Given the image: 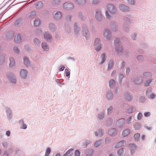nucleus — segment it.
Returning a JSON list of instances; mask_svg holds the SVG:
<instances>
[{
	"mask_svg": "<svg viewBox=\"0 0 156 156\" xmlns=\"http://www.w3.org/2000/svg\"><path fill=\"white\" fill-rule=\"evenodd\" d=\"M119 42V40L118 39H116L115 41V44H116L115 49L116 51L118 52L121 51L123 50L122 48L120 45L117 44Z\"/></svg>",
	"mask_w": 156,
	"mask_h": 156,
	"instance_id": "f257e3e1",
	"label": "nucleus"
},
{
	"mask_svg": "<svg viewBox=\"0 0 156 156\" xmlns=\"http://www.w3.org/2000/svg\"><path fill=\"white\" fill-rule=\"evenodd\" d=\"M107 9L112 13H115L116 11V9L115 6L112 4H109L107 6Z\"/></svg>",
	"mask_w": 156,
	"mask_h": 156,
	"instance_id": "f03ea898",
	"label": "nucleus"
},
{
	"mask_svg": "<svg viewBox=\"0 0 156 156\" xmlns=\"http://www.w3.org/2000/svg\"><path fill=\"white\" fill-rule=\"evenodd\" d=\"M63 7L65 9H69L73 8V5L72 3L66 2L64 4Z\"/></svg>",
	"mask_w": 156,
	"mask_h": 156,
	"instance_id": "7ed1b4c3",
	"label": "nucleus"
},
{
	"mask_svg": "<svg viewBox=\"0 0 156 156\" xmlns=\"http://www.w3.org/2000/svg\"><path fill=\"white\" fill-rule=\"evenodd\" d=\"M129 147L131 153L132 154H133L135 151L137 149L136 146L134 144H129Z\"/></svg>",
	"mask_w": 156,
	"mask_h": 156,
	"instance_id": "20e7f679",
	"label": "nucleus"
},
{
	"mask_svg": "<svg viewBox=\"0 0 156 156\" xmlns=\"http://www.w3.org/2000/svg\"><path fill=\"white\" fill-rule=\"evenodd\" d=\"M119 8L121 10L123 11H127L129 10V7L124 5H120Z\"/></svg>",
	"mask_w": 156,
	"mask_h": 156,
	"instance_id": "39448f33",
	"label": "nucleus"
},
{
	"mask_svg": "<svg viewBox=\"0 0 156 156\" xmlns=\"http://www.w3.org/2000/svg\"><path fill=\"white\" fill-rule=\"evenodd\" d=\"M106 55L104 53H102L101 55V58L99 60V64H102L106 60Z\"/></svg>",
	"mask_w": 156,
	"mask_h": 156,
	"instance_id": "423d86ee",
	"label": "nucleus"
},
{
	"mask_svg": "<svg viewBox=\"0 0 156 156\" xmlns=\"http://www.w3.org/2000/svg\"><path fill=\"white\" fill-rule=\"evenodd\" d=\"M104 35L106 38L109 39L111 36L110 31L108 30H105L104 32Z\"/></svg>",
	"mask_w": 156,
	"mask_h": 156,
	"instance_id": "0eeeda50",
	"label": "nucleus"
},
{
	"mask_svg": "<svg viewBox=\"0 0 156 156\" xmlns=\"http://www.w3.org/2000/svg\"><path fill=\"white\" fill-rule=\"evenodd\" d=\"M126 144V142L125 141L122 140L116 144L115 146V147L116 148H118L125 145Z\"/></svg>",
	"mask_w": 156,
	"mask_h": 156,
	"instance_id": "6e6552de",
	"label": "nucleus"
},
{
	"mask_svg": "<svg viewBox=\"0 0 156 156\" xmlns=\"http://www.w3.org/2000/svg\"><path fill=\"white\" fill-rule=\"evenodd\" d=\"M126 150L125 148H122L119 150L117 151L118 154L121 156L125 154L126 152Z\"/></svg>",
	"mask_w": 156,
	"mask_h": 156,
	"instance_id": "1a4fd4ad",
	"label": "nucleus"
},
{
	"mask_svg": "<svg viewBox=\"0 0 156 156\" xmlns=\"http://www.w3.org/2000/svg\"><path fill=\"white\" fill-rule=\"evenodd\" d=\"M95 16L97 20H101V12L99 10H96Z\"/></svg>",
	"mask_w": 156,
	"mask_h": 156,
	"instance_id": "9d476101",
	"label": "nucleus"
},
{
	"mask_svg": "<svg viewBox=\"0 0 156 156\" xmlns=\"http://www.w3.org/2000/svg\"><path fill=\"white\" fill-rule=\"evenodd\" d=\"M125 120L123 119L119 120L116 123L117 125L119 127H121L123 126L125 123Z\"/></svg>",
	"mask_w": 156,
	"mask_h": 156,
	"instance_id": "9b49d317",
	"label": "nucleus"
},
{
	"mask_svg": "<svg viewBox=\"0 0 156 156\" xmlns=\"http://www.w3.org/2000/svg\"><path fill=\"white\" fill-rule=\"evenodd\" d=\"M20 74L23 78H25L27 76V73L25 70L23 69L21 70Z\"/></svg>",
	"mask_w": 156,
	"mask_h": 156,
	"instance_id": "f8f14e48",
	"label": "nucleus"
},
{
	"mask_svg": "<svg viewBox=\"0 0 156 156\" xmlns=\"http://www.w3.org/2000/svg\"><path fill=\"white\" fill-rule=\"evenodd\" d=\"M44 37L46 41H49L51 39V37L48 33L46 32L44 34Z\"/></svg>",
	"mask_w": 156,
	"mask_h": 156,
	"instance_id": "ddd939ff",
	"label": "nucleus"
},
{
	"mask_svg": "<svg viewBox=\"0 0 156 156\" xmlns=\"http://www.w3.org/2000/svg\"><path fill=\"white\" fill-rule=\"evenodd\" d=\"M73 149H69L65 153L63 156H71L73 153L72 152Z\"/></svg>",
	"mask_w": 156,
	"mask_h": 156,
	"instance_id": "4468645a",
	"label": "nucleus"
},
{
	"mask_svg": "<svg viewBox=\"0 0 156 156\" xmlns=\"http://www.w3.org/2000/svg\"><path fill=\"white\" fill-rule=\"evenodd\" d=\"M130 133V130L129 129H126L123 131L122 135L125 137L128 135Z\"/></svg>",
	"mask_w": 156,
	"mask_h": 156,
	"instance_id": "2eb2a0df",
	"label": "nucleus"
},
{
	"mask_svg": "<svg viewBox=\"0 0 156 156\" xmlns=\"http://www.w3.org/2000/svg\"><path fill=\"white\" fill-rule=\"evenodd\" d=\"M62 17V15L60 12H56L54 16V17L56 19H59Z\"/></svg>",
	"mask_w": 156,
	"mask_h": 156,
	"instance_id": "dca6fc26",
	"label": "nucleus"
},
{
	"mask_svg": "<svg viewBox=\"0 0 156 156\" xmlns=\"http://www.w3.org/2000/svg\"><path fill=\"white\" fill-rule=\"evenodd\" d=\"M15 41L16 43H19L21 41V37L20 35L18 34L15 37Z\"/></svg>",
	"mask_w": 156,
	"mask_h": 156,
	"instance_id": "f3484780",
	"label": "nucleus"
},
{
	"mask_svg": "<svg viewBox=\"0 0 156 156\" xmlns=\"http://www.w3.org/2000/svg\"><path fill=\"white\" fill-rule=\"evenodd\" d=\"M133 126L135 130H139L141 126L140 123H136L133 125Z\"/></svg>",
	"mask_w": 156,
	"mask_h": 156,
	"instance_id": "a211bd4d",
	"label": "nucleus"
},
{
	"mask_svg": "<svg viewBox=\"0 0 156 156\" xmlns=\"http://www.w3.org/2000/svg\"><path fill=\"white\" fill-rule=\"evenodd\" d=\"M42 47L44 50L46 51H47L49 49L48 46H47V44L45 43H42Z\"/></svg>",
	"mask_w": 156,
	"mask_h": 156,
	"instance_id": "6ab92c4d",
	"label": "nucleus"
},
{
	"mask_svg": "<svg viewBox=\"0 0 156 156\" xmlns=\"http://www.w3.org/2000/svg\"><path fill=\"white\" fill-rule=\"evenodd\" d=\"M103 142L102 140H99L97 141L94 144L95 147H99Z\"/></svg>",
	"mask_w": 156,
	"mask_h": 156,
	"instance_id": "aec40b11",
	"label": "nucleus"
},
{
	"mask_svg": "<svg viewBox=\"0 0 156 156\" xmlns=\"http://www.w3.org/2000/svg\"><path fill=\"white\" fill-rule=\"evenodd\" d=\"M10 64L9 66L11 67H12L15 64V62L14 59L12 58H9Z\"/></svg>",
	"mask_w": 156,
	"mask_h": 156,
	"instance_id": "412c9836",
	"label": "nucleus"
},
{
	"mask_svg": "<svg viewBox=\"0 0 156 156\" xmlns=\"http://www.w3.org/2000/svg\"><path fill=\"white\" fill-rule=\"evenodd\" d=\"M24 63L27 66H28L30 65V62L28 59L26 57H24L23 58Z\"/></svg>",
	"mask_w": 156,
	"mask_h": 156,
	"instance_id": "4be33fe9",
	"label": "nucleus"
},
{
	"mask_svg": "<svg viewBox=\"0 0 156 156\" xmlns=\"http://www.w3.org/2000/svg\"><path fill=\"white\" fill-rule=\"evenodd\" d=\"M103 134V132L101 129H99L98 131H97L95 133V135L97 136H101Z\"/></svg>",
	"mask_w": 156,
	"mask_h": 156,
	"instance_id": "5701e85b",
	"label": "nucleus"
},
{
	"mask_svg": "<svg viewBox=\"0 0 156 156\" xmlns=\"http://www.w3.org/2000/svg\"><path fill=\"white\" fill-rule=\"evenodd\" d=\"M125 99L129 101H130L132 99L131 96L127 93L125 94Z\"/></svg>",
	"mask_w": 156,
	"mask_h": 156,
	"instance_id": "b1692460",
	"label": "nucleus"
},
{
	"mask_svg": "<svg viewBox=\"0 0 156 156\" xmlns=\"http://www.w3.org/2000/svg\"><path fill=\"white\" fill-rule=\"evenodd\" d=\"M60 0H53L51 2L52 5H56L59 4L60 3Z\"/></svg>",
	"mask_w": 156,
	"mask_h": 156,
	"instance_id": "393cba45",
	"label": "nucleus"
},
{
	"mask_svg": "<svg viewBox=\"0 0 156 156\" xmlns=\"http://www.w3.org/2000/svg\"><path fill=\"white\" fill-rule=\"evenodd\" d=\"M116 132L115 129H113L109 130L108 133L110 135H114Z\"/></svg>",
	"mask_w": 156,
	"mask_h": 156,
	"instance_id": "a878e982",
	"label": "nucleus"
},
{
	"mask_svg": "<svg viewBox=\"0 0 156 156\" xmlns=\"http://www.w3.org/2000/svg\"><path fill=\"white\" fill-rule=\"evenodd\" d=\"M40 20L38 19H36L34 21V25L35 26H38L40 24Z\"/></svg>",
	"mask_w": 156,
	"mask_h": 156,
	"instance_id": "bb28decb",
	"label": "nucleus"
},
{
	"mask_svg": "<svg viewBox=\"0 0 156 156\" xmlns=\"http://www.w3.org/2000/svg\"><path fill=\"white\" fill-rule=\"evenodd\" d=\"M78 4L83 5L85 3L86 0H76Z\"/></svg>",
	"mask_w": 156,
	"mask_h": 156,
	"instance_id": "cd10ccee",
	"label": "nucleus"
},
{
	"mask_svg": "<svg viewBox=\"0 0 156 156\" xmlns=\"http://www.w3.org/2000/svg\"><path fill=\"white\" fill-rule=\"evenodd\" d=\"M134 117L133 116H130L127 119V121L128 123H131L134 120Z\"/></svg>",
	"mask_w": 156,
	"mask_h": 156,
	"instance_id": "c85d7f7f",
	"label": "nucleus"
},
{
	"mask_svg": "<svg viewBox=\"0 0 156 156\" xmlns=\"http://www.w3.org/2000/svg\"><path fill=\"white\" fill-rule=\"evenodd\" d=\"M51 152V149L49 147H48L46 150L45 156H48Z\"/></svg>",
	"mask_w": 156,
	"mask_h": 156,
	"instance_id": "c756f323",
	"label": "nucleus"
},
{
	"mask_svg": "<svg viewBox=\"0 0 156 156\" xmlns=\"http://www.w3.org/2000/svg\"><path fill=\"white\" fill-rule=\"evenodd\" d=\"M140 136V134L138 133L135 134L134 136V139L136 140H138Z\"/></svg>",
	"mask_w": 156,
	"mask_h": 156,
	"instance_id": "7c9ffc66",
	"label": "nucleus"
},
{
	"mask_svg": "<svg viewBox=\"0 0 156 156\" xmlns=\"http://www.w3.org/2000/svg\"><path fill=\"white\" fill-rule=\"evenodd\" d=\"M78 26V24L77 23H75L74 25V29L75 32H78L80 30V29L79 27H77Z\"/></svg>",
	"mask_w": 156,
	"mask_h": 156,
	"instance_id": "2f4dec72",
	"label": "nucleus"
},
{
	"mask_svg": "<svg viewBox=\"0 0 156 156\" xmlns=\"http://www.w3.org/2000/svg\"><path fill=\"white\" fill-rule=\"evenodd\" d=\"M96 46L95 50L97 51H99L101 48V44H98Z\"/></svg>",
	"mask_w": 156,
	"mask_h": 156,
	"instance_id": "473e14b6",
	"label": "nucleus"
},
{
	"mask_svg": "<svg viewBox=\"0 0 156 156\" xmlns=\"http://www.w3.org/2000/svg\"><path fill=\"white\" fill-rule=\"evenodd\" d=\"M65 73H66V76H69L70 74V71L69 69H66L65 70Z\"/></svg>",
	"mask_w": 156,
	"mask_h": 156,
	"instance_id": "72a5a7b5",
	"label": "nucleus"
},
{
	"mask_svg": "<svg viewBox=\"0 0 156 156\" xmlns=\"http://www.w3.org/2000/svg\"><path fill=\"white\" fill-rule=\"evenodd\" d=\"M83 35L87 38L89 35L88 32L87 30H84L83 31Z\"/></svg>",
	"mask_w": 156,
	"mask_h": 156,
	"instance_id": "f704fd0d",
	"label": "nucleus"
},
{
	"mask_svg": "<svg viewBox=\"0 0 156 156\" xmlns=\"http://www.w3.org/2000/svg\"><path fill=\"white\" fill-rule=\"evenodd\" d=\"M113 97V95L111 93H110L109 94L108 93L107 94V98L108 100L111 99Z\"/></svg>",
	"mask_w": 156,
	"mask_h": 156,
	"instance_id": "c9c22d12",
	"label": "nucleus"
},
{
	"mask_svg": "<svg viewBox=\"0 0 156 156\" xmlns=\"http://www.w3.org/2000/svg\"><path fill=\"white\" fill-rule=\"evenodd\" d=\"M115 83V80H111L109 81V84L110 87H111Z\"/></svg>",
	"mask_w": 156,
	"mask_h": 156,
	"instance_id": "e433bc0d",
	"label": "nucleus"
},
{
	"mask_svg": "<svg viewBox=\"0 0 156 156\" xmlns=\"http://www.w3.org/2000/svg\"><path fill=\"white\" fill-rule=\"evenodd\" d=\"M5 61L4 57L2 55L0 56V64L2 63Z\"/></svg>",
	"mask_w": 156,
	"mask_h": 156,
	"instance_id": "4c0bfd02",
	"label": "nucleus"
},
{
	"mask_svg": "<svg viewBox=\"0 0 156 156\" xmlns=\"http://www.w3.org/2000/svg\"><path fill=\"white\" fill-rule=\"evenodd\" d=\"M100 42V40L98 38H96L94 44L95 45H97L98 44H101L99 43Z\"/></svg>",
	"mask_w": 156,
	"mask_h": 156,
	"instance_id": "58836bf2",
	"label": "nucleus"
},
{
	"mask_svg": "<svg viewBox=\"0 0 156 156\" xmlns=\"http://www.w3.org/2000/svg\"><path fill=\"white\" fill-rule=\"evenodd\" d=\"M105 14L106 18L108 19H111V16L109 14V13L107 11H106Z\"/></svg>",
	"mask_w": 156,
	"mask_h": 156,
	"instance_id": "ea45409f",
	"label": "nucleus"
},
{
	"mask_svg": "<svg viewBox=\"0 0 156 156\" xmlns=\"http://www.w3.org/2000/svg\"><path fill=\"white\" fill-rule=\"evenodd\" d=\"M113 66V62H110L108 65V69H111L112 68Z\"/></svg>",
	"mask_w": 156,
	"mask_h": 156,
	"instance_id": "a19ab883",
	"label": "nucleus"
},
{
	"mask_svg": "<svg viewBox=\"0 0 156 156\" xmlns=\"http://www.w3.org/2000/svg\"><path fill=\"white\" fill-rule=\"evenodd\" d=\"M142 115L141 113H139L138 115H137V119L138 120H140V119L142 117Z\"/></svg>",
	"mask_w": 156,
	"mask_h": 156,
	"instance_id": "79ce46f5",
	"label": "nucleus"
},
{
	"mask_svg": "<svg viewBox=\"0 0 156 156\" xmlns=\"http://www.w3.org/2000/svg\"><path fill=\"white\" fill-rule=\"evenodd\" d=\"M80 153L79 151L78 150L75 151V156H79Z\"/></svg>",
	"mask_w": 156,
	"mask_h": 156,
	"instance_id": "37998d69",
	"label": "nucleus"
},
{
	"mask_svg": "<svg viewBox=\"0 0 156 156\" xmlns=\"http://www.w3.org/2000/svg\"><path fill=\"white\" fill-rule=\"evenodd\" d=\"M156 97V95L154 94H152L149 96V98L152 99Z\"/></svg>",
	"mask_w": 156,
	"mask_h": 156,
	"instance_id": "c03bdc74",
	"label": "nucleus"
},
{
	"mask_svg": "<svg viewBox=\"0 0 156 156\" xmlns=\"http://www.w3.org/2000/svg\"><path fill=\"white\" fill-rule=\"evenodd\" d=\"M128 2L131 4H133L134 3V0H128Z\"/></svg>",
	"mask_w": 156,
	"mask_h": 156,
	"instance_id": "a18cd8bd",
	"label": "nucleus"
},
{
	"mask_svg": "<svg viewBox=\"0 0 156 156\" xmlns=\"http://www.w3.org/2000/svg\"><path fill=\"white\" fill-rule=\"evenodd\" d=\"M144 115L146 117H148L150 115V113L149 112H146L144 114Z\"/></svg>",
	"mask_w": 156,
	"mask_h": 156,
	"instance_id": "49530a36",
	"label": "nucleus"
},
{
	"mask_svg": "<svg viewBox=\"0 0 156 156\" xmlns=\"http://www.w3.org/2000/svg\"><path fill=\"white\" fill-rule=\"evenodd\" d=\"M13 50L16 53H18L19 52L18 48L17 47H15L13 48Z\"/></svg>",
	"mask_w": 156,
	"mask_h": 156,
	"instance_id": "de8ad7c7",
	"label": "nucleus"
},
{
	"mask_svg": "<svg viewBox=\"0 0 156 156\" xmlns=\"http://www.w3.org/2000/svg\"><path fill=\"white\" fill-rule=\"evenodd\" d=\"M91 2L93 4H96L98 3V0H92Z\"/></svg>",
	"mask_w": 156,
	"mask_h": 156,
	"instance_id": "09e8293b",
	"label": "nucleus"
},
{
	"mask_svg": "<svg viewBox=\"0 0 156 156\" xmlns=\"http://www.w3.org/2000/svg\"><path fill=\"white\" fill-rule=\"evenodd\" d=\"M10 81L11 82H12V83H16V80L15 79H10Z\"/></svg>",
	"mask_w": 156,
	"mask_h": 156,
	"instance_id": "8fccbe9b",
	"label": "nucleus"
},
{
	"mask_svg": "<svg viewBox=\"0 0 156 156\" xmlns=\"http://www.w3.org/2000/svg\"><path fill=\"white\" fill-rule=\"evenodd\" d=\"M151 82V80L148 81L146 82L145 83V85L146 86H147L149 85V84Z\"/></svg>",
	"mask_w": 156,
	"mask_h": 156,
	"instance_id": "3c124183",
	"label": "nucleus"
},
{
	"mask_svg": "<svg viewBox=\"0 0 156 156\" xmlns=\"http://www.w3.org/2000/svg\"><path fill=\"white\" fill-rule=\"evenodd\" d=\"M144 76H150V73H145L144 74Z\"/></svg>",
	"mask_w": 156,
	"mask_h": 156,
	"instance_id": "603ef678",
	"label": "nucleus"
},
{
	"mask_svg": "<svg viewBox=\"0 0 156 156\" xmlns=\"http://www.w3.org/2000/svg\"><path fill=\"white\" fill-rule=\"evenodd\" d=\"M136 34H133V35H132V36L131 37V38H132V39H133V40L135 39L136 38Z\"/></svg>",
	"mask_w": 156,
	"mask_h": 156,
	"instance_id": "864d4df0",
	"label": "nucleus"
},
{
	"mask_svg": "<svg viewBox=\"0 0 156 156\" xmlns=\"http://www.w3.org/2000/svg\"><path fill=\"white\" fill-rule=\"evenodd\" d=\"M10 132L9 131H7L6 133V134L7 136H9L10 135Z\"/></svg>",
	"mask_w": 156,
	"mask_h": 156,
	"instance_id": "5fc2aeb1",
	"label": "nucleus"
},
{
	"mask_svg": "<svg viewBox=\"0 0 156 156\" xmlns=\"http://www.w3.org/2000/svg\"><path fill=\"white\" fill-rule=\"evenodd\" d=\"M3 145L4 147H6L7 145V143L6 142H3Z\"/></svg>",
	"mask_w": 156,
	"mask_h": 156,
	"instance_id": "6e6d98bb",
	"label": "nucleus"
},
{
	"mask_svg": "<svg viewBox=\"0 0 156 156\" xmlns=\"http://www.w3.org/2000/svg\"><path fill=\"white\" fill-rule=\"evenodd\" d=\"M34 42L36 43H37L38 41V40L36 38H35L34 40Z\"/></svg>",
	"mask_w": 156,
	"mask_h": 156,
	"instance_id": "4d7b16f0",
	"label": "nucleus"
},
{
	"mask_svg": "<svg viewBox=\"0 0 156 156\" xmlns=\"http://www.w3.org/2000/svg\"><path fill=\"white\" fill-rule=\"evenodd\" d=\"M27 128V126L26 124H23V125L22 128L23 129H26Z\"/></svg>",
	"mask_w": 156,
	"mask_h": 156,
	"instance_id": "13d9d810",
	"label": "nucleus"
},
{
	"mask_svg": "<svg viewBox=\"0 0 156 156\" xmlns=\"http://www.w3.org/2000/svg\"><path fill=\"white\" fill-rule=\"evenodd\" d=\"M112 107H109L108 109V113H109V112H110L111 111V110H112Z\"/></svg>",
	"mask_w": 156,
	"mask_h": 156,
	"instance_id": "bf43d9fd",
	"label": "nucleus"
},
{
	"mask_svg": "<svg viewBox=\"0 0 156 156\" xmlns=\"http://www.w3.org/2000/svg\"><path fill=\"white\" fill-rule=\"evenodd\" d=\"M65 69V67L64 66H62L61 68L59 69V70L60 71H63Z\"/></svg>",
	"mask_w": 156,
	"mask_h": 156,
	"instance_id": "052dcab7",
	"label": "nucleus"
},
{
	"mask_svg": "<svg viewBox=\"0 0 156 156\" xmlns=\"http://www.w3.org/2000/svg\"><path fill=\"white\" fill-rule=\"evenodd\" d=\"M99 118L100 119H101L103 117V114H102V115H99Z\"/></svg>",
	"mask_w": 156,
	"mask_h": 156,
	"instance_id": "680f3d73",
	"label": "nucleus"
},
{
	"mask_svg": "<svg viewBox=\"0 0 156 156\" xmlns=\"http://www.w3.org/2000/svg\"><path fill=\"white\" fill-rule=\"evenodd\" d=\"M142 58V56H141V55L138 56L137 57V58L139 59H140V58Z\"/></svg>",
	"mask_w": 156,
	"mask_h": 156,
	"instance_id": "e2e57ef3",
	"label": "nucleus"
},
{
	"mask_svg": "<svg viewBox=\"0 0 156 156\" xmlns=\"http://www.w3.org/2000/svg\"><path fill=\"white\" fill-rule=\"evenodd\" d=\"M120 78L122 79V78L124 77V76L122 74H120Z\"/></svg>",
	"mask_w": 156,
	"mask_h": 156,
	"instance_id": "0e129e2a",
	"label": "nucleus"
},
{
	"mask_svg": "<svg viewBox=\"0 0 156 156\" xmlns=\"http://www.w3.org/2000/svg\"><path fill=\"white\" fill-rule=\"evenodd\" d=\"M86 155L87 156H90L91 154H89L88 153V152H87L86 153ZM92 155V154H91V155Z\"/></svg>",
	"mask_w": 156,
	"mask_h": 156,
	"instance_id": "69168bd1",
	"label": "nucleus"
},
{
	"mask_svg": "<svg viewBox=\"0 0 156 156\" xmlns=\"http://www.w3.org/2000/svg\"><path fill=\"white\" fill-rule=\"evenodd\" d=\"M50 27H52V28H54V25L53 24H51L50 25Z\"/></svg>",
	"mask_w": 156,
	"mask_h": 156,
	"instance_id": "338daca9",
	"label": "nucleus"
},
{
	"mask_svg": "<svg viewBox=\"0 0 156 156\" xmlns=\"http://www.w3.org/2000/svg\"><path fill=\"white\" fill-rule=\"evenodd\" d=\"M108 156H115V155L114 154H110L109 155H108Z\"/></svg>",
	"mask_w": 156,
	"mask_h": 156,
	"instance_id": "774afa93",
	"label": "nucleus"
}]
</instances>
